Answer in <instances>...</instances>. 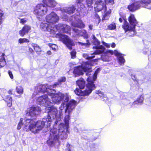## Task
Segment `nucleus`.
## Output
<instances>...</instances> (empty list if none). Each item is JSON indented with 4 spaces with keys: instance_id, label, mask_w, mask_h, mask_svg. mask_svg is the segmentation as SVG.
<instances>
[{
    "instance_id": "1",
    "label": "nucleus",
    "mask_w": 151,
    "mask_h": 151,
    "mask_svg": "<svg viewBox=\"0 0 151 151\" xmlns=\"http://www.w3.org/2000/svg\"><path fill=\"white\" fill-rule=\"evenodd\" d=\"M68 124H60L58 129L55 127L52 129L50 131V136L47 141V143L50 146L54 145L59 139H66L67 138L68 133Z\"/></svg>"
},
{
    "instance_id": "2",
    "label": "nucleus",
    "mask_w": 151,
    "mask_h": 151,
    "mask_svg": "<svg viewBox=\"0 0 151 151\" xmlns=\"http://www.w3.org/2000/svg\"><path fill=\"white\" fill-rule=\"evenodd\" d=\"M51 121L50 116H47L45 117L42 121H39L35 123L34 120L31 119H27L24 123V125L27 128L28 125V129L32 132L34 133H38L43 127L44 125L47 123V127H50Z\"/></svg>"
},
{
    "instance_id": "3",
    "label": "nucleus",
    "mask_w": 151,
    "mask_h": 151,
    "mask_svg": "<svg viewBox=\"0 0 151 151\" xmlns=\"http://www.w3.org/2000/svg\"><path fill=\"white\" fill-rule=\"evenodd\" d=\"M40 28L44 31H47L52 34H58V31L61 33H67L70 29V27L66 24H59L55 26L54 24L45 23H42Z\"/></svg>"
},
{
    "instance_id": "4",
    "label": "nucleus",
    "mask_w": 151,
    "mask_h": 151,
    "mask_svg": "<svg viewBox=\"0 0 151 151\" xmlns=\"http://www.w3.org/2000/svg\"><path fill=\"white\" fill-rule=\"evenodd\" d=\"M52 88L51 85L48 86L47 85H41L38 87V88L42 89V90H40V91H43L45 90H43V88L46 89L47 92L49 94L50 99L51 98L52 102L55 103H58L62 100H64L65 102L68 101L69 96L67 94L64 95L60 93L58 94H55V91L52 89Z\"/></svg>"
},
{
    "instance_id": "5",
    "label": "nucleus",
    "mask_w": 151,
    "mask_h": 151,
    "mask_svg": "<svg viewBox=\"0 0 151 151\" xmlns=\"http://www.w3.org/2000/svg\"><path fill=\"white\" fill-rule=\"evenodd\" d=\"M100 71V69L97 68L94 73V76H92L93 79L91 76L88 77L87 79L88 83L86 85V89L85 91H83L80 89L77 88L74 91L75 93L78 95L81 96H87L92 91L94 90L96 88L94 82L96 79L97 74Z\"/></svg>"
},
{
    "instance_id": "6",
    "label": "nucleus",
    "mask_w": 151,
    "mask_h": 151,
    "mask_svg": "<svg viewBox=\"0 0 151 151\" xmlns=\"http://www.w3.org/2000/svg\"><path fill=\"white\" fill-rule=\"evenodd\" d=\"M93 62V60L85 62L83 63L81 66H79L75 68L73 73L75 74V77L81 75L83 74V72H85L86 75L89 76L88 77L91 76L93 79L92 76H94V74H91L90 73L92 71L91 67Z\"/></svg>"
},
{
    "instance_id": "7",
    "label": "nucleus",
    "mask_w": 151,
    "mask_h": 151,
    "mask_svg": "<svg viewBox=\"0 0 151 151\" xmlns=\"http://www.w3.org/2000/svg\"><path fill=\"white\" fill-rule=\"evenodd\" d=\"M42 85H41V86ZM40 86V85L38 86L36 88V90L37 92H43L45 93V92L46 93L43 96H41L39 97L37 100V104L45 106V107H47L45 109H46L48 107H49L51 106H52V104L51 102L50 99L49 94L47 92V91L46 89H45V90L43 91H40V90H42V88L40 89L38 88V87ZM44 90V89H43Z\"/></svg>"
},
{
    "instance_id": "8",
    "label": "nucleus",
    "mask_w": 151,
    "mask_h": 151,
    "mask_svg": "<svg viewBox=\"0 0 151 151\" xmlns=\"http://www.w3.org/2000/svg\"><path fill=\"white\" fill-rule=\"evenodd\" d=\"M128 20L131 26L129 25L127 22H125L122 27L126 32L128 31L131 33V35H129V36H133L136 34L135 28L137 22L134 15L132 14L129 17Z\"/></svg>"
},
{
    "instance_id": "9",
    "label": "nucleus",
    "mask_w": 151,
    "mask_h": 151,
    "mask_svg": "<svg viewBox=\"0 0 151 151\" xmlns=\"http://www.w3.org/2000/svg\"><path fill=\"white\" fill-rule=\"evenodd\" d=\"M47 11L46 6L40 4H37L35 7L34 11V13L37 15V17H42L46 14Z\"/></svg>"
},
{
    "instance_id": "10",
    "label": "nucleus",
    "mask_w": 151,
    "mask_h": 151,
    "mask_svg": "<svg viewBox=\"0 0 151 151\" xmlns=\"http://www.w3.org/2000/svg\"><path fill=\"white\" fill-rule=\"evenodd\" d=\"M96 6L94 7L95 11L96 12L102 11V12L104 14H108L111 12V10L109 12H106V7L105 3L101 0H97L95 3Z\"/></svg>"
},
{
    "instance_id": "11",
    "label": "nucleus",
    "mask_w": 151,
    "mask_h": 151,
    "mask_svg": "<svg viewBox=\"0 0 151 151\" xmlns=\"http://www.w3.org/2000/svg\"><path fill=\"white\" fill-rule=\"evenodd\" d=\"M93 44L96 45L95 47H93V49H95L96 50L94 52L93 54H99L103 52L105 49L104 47L103 46L99 45L100 42L93 35Z\"/></svg>"
},
{
    "instance_id": "12",
    "label": "nucleus",
    "mask_w": 151,
    "mask_h": 151,
    "mask_svg": "<svg viewBox=\"0 0 151 151\" xmlns=\"http://www.w3.org/2000/svg\"><path fill=\"white\" fill-rule=\"evenodd\" d=\"M60 39L70 50L72 49V46L75 45L73 40L70 39L67 36L65 35L61 34Z\"/></svg>"
},
{
    "instance_id": "13",
    "label": "nucleus",
    "mask_w": 151,
    "mask_h": 151,
    "mask_svg": "<svg viewBox=\"0 0 151 151\" xmlns=\"http://www.w3.org/2000/svg\"><path fill=\"white\" fill-rule=\"evenodd\" d=\"M52 106H51L47 108L48 110H50L49 111H47L48 114L47 116H50L51 120L52 118L53 119L55 118H60L62 115L60 112V114H58V111L56 108Z\"/></svg>"
},
{
    "instance_id": "14",
    "label": "nucleus",
    "mask_w": 151,
    "mask_h": 151,
    "mask_svg": "<svg viewBox=\"0 0 151 151\" xmlns=\"http://www.w3.org/2000/svg\"><path fill=\"white\" fill-rule=\"evenodd\" d=\"M65 102V112L68 114L72 112L77 105V102L75 100H71L69 102Z\"/></svg>"
},
{
    "instance_id": "15",
    "label": "nucleus",
    "mask_w": 151,
    "mask_h": 151,
    "mask_svg": "<svg viewBox=\"0 0 151 151\" xmlns=\"http://www.w3.org/2000/svg\"><path fill=\"white\" fill-rule=\"evenodd\" d=\"M41 111V108L38 107H32L28 109L26 112L27 116L33 117L38 114V112Z\"/></svg>"
},
{
    "instance_id": "16",
    "label": "nucleus",
    "mask_w": 151,
    "mask_h": 151,
    "mask_svg": "<svg viewBox=\"0 0 151 151\" xmlns=\"http://www.w3.org/2000/svg\"><path fill=\"white\" fill-rule=\"evenodd\" d=\"M46 19L47 22L53 24L58 21L59 17L55 13L52 12L46 16Z\"/></svg>"
},
{
    "instance_id": "17",
    "label": "nucleus",
    "mask_w": 151,
    "mask_h": 151,
    "mask_svg": "<svg viewBox=\"0 0 151 151\" xmlns=\"http://www.w3.org/2000/svg\"><path fill=\"white\" fill-rule=\"evenodd\" d=\"M141 6L139 1L137 0L132 1V3L128 6L127 9L130 11L133 12L138 9Z\"/></svg>"
},
{
    "instance_id": "18",
    "label": "nucleus",
    "mask_w": 151,
    "mask_h": 151,
    "mask_svg": "<svg viewBox=\"0 0 151 151\" xmlns=\"http://www.w3.org/2000/svg\"><path fill=\"white\" fill-rule=\"evenodd\" d=\"M107 53H109L111 55L114 54L117 57L119 63L120 64H123L125 60L123 57L122 54L117 51L115 50L114 52H113V51L112 50H108L107 51Z\"/></svg>"
},
{
    "instance_id": "19",
    "label": "nucleus",
    "mask_w": 151,
    "mask_h": 151,
    "mask_svg": "<svg viewBox=\"0 0 151 151\" xmlns=\"http://www.w3.org/2000/svg\"><path fill=\"white\" fill-rule=\"evenodd\" d=\"M31 29V27L29 26L25 25L23 27L22 29L19 31V34L21 37H23L25 35L28 33Z\"/></svg>"
},
{
    "instance_id": "20",
    "label": "nucleus",
    "mask_w": 151,
    "mask_h": 151,
    "mask_svg": "<svg viewBox=\"0 0 151 151\" xmlns=\"http://www.w3.org/2000/svg\"><path fill=\"white\" fill-rule=\"evenodd\" d=\"M73 30L76 33V35L83 36L85 38L88 37V36L86 32L84 29L79 30L77 28H74L73 29Z\"/></svg>"
},
{
    "instance_id": "21",
    "label": "nucleus",
    "mask_w": 151,
    "mask_h": 151,
    "mask_svg": "<svg viewBox=\"0 0 151 151\" xmlns=\"http://www.w3.org/2000/svg\"><path fill=\"white\" fill-rule=\"evenodd\" d=\"M42 2L46 6L54 7L56 4V2L54 0H43Z\"/></svg>"
},
{
    "instance_id": "22",
    "label": "nucleus",
    "mask_w": 151,
    "mask_h": 151,
    "mask_svg": "<svg viewBox=\"0 0 151 151\" xmlns=\"http://www.w3.org/2000/svg\"><path fill=\"white\" fill-rule=\"evenodd\" d=\"M4 56V53L0 52V68L4 66L6 64Z\"/></svg>"
},
{
    "instance_id": "23",
    "label": "nucleus",
    "mask_w": 151,
    "mask_h": 151,
    "mask_svg": "<svg viewBox=\"0 0 151 151\" xmlns=\"http://www.w3.org/2000/svg\"><path fill=\"white\" fill-rule=\"evenodd\" d=\"M76 9L74 6L65 8L63 9V12L69 14H73L74 12Z\"/></svg>"
},
{
    "instance_id": "24",
    "label": "nucleus",
    "mask_w": 151,
    "mask_h": 151,
    "mask_svg": "<svg viewBox=\"0 0 151 151\" xmlns=\"http://www.w3.org/2000/svg\"><path fill=\"white\" fill-rule=\"evenodd\" d=\"M76 83L81 89H83L85 86V81L83 78H80L77 81Z\"/></svg>"
},
{
    "instance_id": "25",
    "label": "nucleus",
    "mask_w": 151,
    "mask_h": 151,
    "mask_svg": "<svg viewBox=\"0 0 151 151\" xmlns=\"http://www.w3.org/2000/svg\"><path fill=\"white\" fill-rule=\"evenodd\" d=\"M139 2L141 5H142L143 7L148 9L149 8L147 6L150 3L151 0H141Z\"/></svg>"
},
{
    "instance_id": "26",
    "label": "nucleus",
    "mask_w": 151,
    "mask_h": 151,
    "mask_svg": "<svg viewBox=\"0 0 151 151\" xmlns=\"http://www.w3.org/2000/svg\"><path fill=\"white\" fill-rule=\"evenodd\" d=\"M26 120L27 119L25 120L24 121V122L23 123H22V122L23 121V119L22 118H21L20 119V121L19 122V123H18V125H17V129H18V130L20 129L21 128L22 126L23 125L24 126V128H25V129H26V130L27 131H28L29 130V129H28V126L29 125H28L27 126V128H26V127L25 126V125H24V124L25 121H26Z\"/></svg>"
},
{
    "instance_id": "27",
    "label": "nucleus",
    "mask_w": 151,
    "mask_h": 151,
    "mask_svg": "<svg viewBox=\"0 0 151 151\" xmlns=\"http://www.w3.org/2000/svg\"><path fill=\"white\" fill-rule=\"evenodd\" d=\"M72 25L74 27H77L80 28H83L84 26V25L83 23V22L81 20H79L78 23H72Z\"/></svg>"
},
{
    "instance_id": "28",
    "label": "nucleus",
    "mask_w": 151,
    "mask_h": 151,
    "mask_svg": "<svg viewBox=\"0 0 151 151\" xmlns=\"http://www.w3.org/2000/svg\"><path fill=\"white\" fill-rule=\"evenodd\" d=\"M66 81V78L65 77H61L58 80V83L55 84L54 85L51 86L52 88H54L57 85L61 84L62 83L65 82Z\"/></svg>"
},
{
    "instance_id": "29",
    "label": "nucleus",
    "mask_w": 151,
    "mask_h": 151,
    "mask_svg": "<svg viewBox=\"0 0 151 151\" xmlns=\"http://www.w3.org/2000/svg\"><path fill=\"white\" fill-rule=\"evenodd\" d=\"M5 101L7 102V105L9 107H11L12 105V97L10 96H6Z\"/></svg>"
},
{
    "instance_id": "30",
    "label": "nucleus",
    "mask_w": 151,
    "mask_h": 151,
    "mask_svg": "<svg viewBox=\"0 0 151 151\" xmlns=\"http://www.w3.org/2000/svg\"><path fill=\"white\" fill-rule=\"evenodd\" d=\"M31 45L36 52H40L41 51V48L36 44L32 43Z\"/></svg>"
},
{
    "instance_id": "31",
    "label": "nucleus",
    "mask_w": 151,
    "mask_h": 151,
    "mask_svg": "<svg viewBox=\"0 0 151 151\" xmlns=\"http://www.w3.org/2000/svg\"><path fill=\"white\" fill-rule=\"evenodd\" d=\"M108 29L111 30L116 29V26L115 23H112L111 24L109 25L108 26Z\"/></svg>"
},
{
    "instance_id": "32",
    "label": "nucleus",
    "mask_w": 151,
    "mask_h": 151,
    "mask_svg": "<svg viewBox=\"0 0 151 151\" xmlns=\"http://www.w3.org/2000/svg\"><path fill=\"white\" fill-rule=\"evenodd\" d=\"M29 42V41L28 39L25 38H20L18 40L19 43L21 44L24 42Z\"/></svg>"
},
{
    "instance_id": "33",
    "label": "nucleus",
    "mask_w": 151,
    "mask_h": 151,
    "mask_svg": "<svg viewBox=\"0 0 151 151\" xmlns=\"http://www.w3.org/2000/svg\"><path fill=\"white\" fill-rule=\"evenodd\" d=\"M17 92L19 94H22L23 93V88L20 86H18L16 87Z\"/></svg>"
},
{
    "instance_id": "34",
    "label": "nucleus",
    "mask_w": 151,
    "mask_h": 151,
    "mask_svg": "<svg viewBox=\"0 0 151 151\" xmlns=\"http://www.w3.org/2000/svg\"><path fill=\"white\" fill-rule=\"evenodd\" d=\"M66 147V150L67 151H73V148L72 145L68 143Z\"/></svg>"
},
{
    "instance_id": "35",
    "label": "nucleus",
    "mask_w": 151,
    "mask_h": 151,
    "mask_svg": "<svg viewBox=\"0 0 151 151\" xmlns=\"http://www.w3.org/2000/svg\"><path fill=\"white\" fill-rule=\"evenodd\" d=\"M143 97L141 96L139 98H138L137 101L134 102V104H137V103H142L143 102Z\"/></svg>"
},
{
    "instance_id": "36",
    "label": "nucleus",
    "mask_w": 151,
    "mask_h": 151,
    "mask_svg": "<svg viewBox=\"0 0 151 151\" xmlns=\"http://www.w3.org/2000/svg\"><path fill=\"white\" fill-rule=\"evenodd\" d=\"M95 19H96L95 21L97 24H99L100 21V19L99 15L97 14L95 15Z\"/></svg>"
},
{
    "instance_id": "37",
    "label": "nucleus",
    "mask_w": 151,
    "mask_h": 151,
    "mask_svg": "<svg viewBox=\"0 0 151 151\" xmlns=\"http://www.w3.org/2000/svg\"><path fill=\"white\" fill-rule=\"evenodd\" d=\"M83 56L84 58H86V59L88 60L91 59H92L94 58L95 57L94 56H89L87 54H83Z\"/></svg>"
},
{
    "instance_id": "38",
    "label": "nucleus",
    "mask_w": 151,
    "mask_h": 151,
    "mask_svg": "<svg viewBox=\"0 0 151 151\" xmlns=\"http://www.w3.org/2000/svg\"><path fill=\"white\" fill-rule=\"evenodd\" d=\"M71 58H74L76 57V52L74 50H73L70 52Z\"/></svg>"
},
{
    "instance_id": "39",
    "label": "nucleus",
    "mask_w": 151,
    "mask_h": 151,
    "mask_svg": "<svg viewBox=\"0 0 151 151\" xmlns=\"http://www.w3.org/2000/svg\"><path fill=\"white\" fill-rule=\"evenodd\" d=\"M77 43L79 45H81V46H85L86 47H87L88 45L90 44L89 42H87L86 43H82L79 42H78Z\"/></svg>"
},
{
    "instance_id": "40",
    "label": "nucleus",
    "mask_w": 151,
    "mask_h": 151,
    "mask_svg": "<svg viewBox=\"0 0 151 151\" xmlns=\"http://www.w3.org/2000/svg\"><path fill=\"white\" fill-rule=\"evenodd\" d=\"M67 113L68 114L66 115L65 117V125H66L68 124V122L69 119V114H68V113Z\"/></svg>"
},
{
    "instance_id": "41",
    "label": "nucleus",
    "mask_w": 151,
    "mask_h": 151,
    "mask_svg": "<svg viewBox=\"0 0 151 151\" xmlns=\"http://www.w3.org/2000/svg\"><path fill=\"white\" fill-rule=\"evenodd\" d=\"M86 2L88 6L91 8V5L93 3V0H86Z\"/></svg>"
},
{
    "instance_id": "42",
    "label": "nucleus",
    "mask_w": 151,
    "mask_h": 151,
    "mask_svg": "<svg viewBox=\"0 0 151 151\" xmlns=\"http://www.w3.org/2000/svg\"><path fill=\"white\" fill-rule=\"evenodd\" d=\"M101 57L102 60L103 61H107L109 60V59L107 56H104V55H102Z\"/></svg>"
},
{
    "instance_id": "43",
    "label": "nucleus",
    "mask_w": 151,
    "mask_h": 151,
    "mask_svg": "<svg viewBox=\"0 0 151 151\" xmlns=\"http://www.w3.org/2000/svg\"><path fill=\"white\" fill-rule=\"evenodd\" d=\"M20 23L22 24L26 23L27 22V19L25 18L20 19Z\"/></svg>"
},
{
    "instance_id": "44",
    "label": "nucleus",
    "mask_w": 151,
    "mask_h": 151,
    "mask_svg": "<svg viewBox=\"0 0 151 151\" xmlns=\"http://www.w3.org/2000/svg\"><path fill=\"white\" fill-rule=\"evenodd\" d=\"M65 102H65V101H64V103H63L60 107L59 109L61 111H62L65 108Z\"/></svg>"
},
{
    "instance_id": "45",
    "label": "nucleus",
    "mask_w": 151,
    "mask_h": 151,
    "mask_svg": "<svg viewBox=\"0 0 151 151\" xmlns=\"http://www.w3.org/2000/svg\"><path fill=\"white\" fill-rule=\"evenodd\" d=\"M61 17L63 19H64V20H66L68 19V17L66 15H65L63 13L62 15H61Z\"/></svg>"
},
{
    "instance_id": "46",
    "label": "nucleus",
    "mask_w": 151,
    "mask_h": 151,
    "mask_svg": "<svg viewBox=\"0 0 151 151\" xmlns=\"http://www.w3.org/2000/svg\"><path fill=\"white\" fill-rule=\"evenodd\" d=\"M102 43L105 46H106L107 47L109 48V47L110 46V45H109L108 44L105 43L104 42H102Z\"/></svg>"
},
{
    "instance_id": "47",
    "label": "nucleus",
    "mask_w": 151,
    "mask_h": 151,
    "mask_svg": "<svg viewBox=\"0 0 151 151\" xmlns=\"http://www.w3.org/2000/svg\"><path fill=\"white\" fill-rule=\"evenodd\" d=\"M3 15V13H2V12L0 10V24L1 23V19L2 16Z\"/></svg>"
},
{
    "instance_id": "48",
    "label": "nucleus",
    "mask_w": 151,
    "mask_h": 151,
    "mask_svg": "<svg viewBox=\"0 0 151 151\" xmlns=\"http://www.w3.org/2000/svg\"><path fill=\"white\" fill-rule=\"evenodd\" d=\"M8 73L10 78L12 79H13V76L12 72L9 70Z\"/></svg>"
},
{
    "instance_id": "49",
    "label": "nucleus",
    "mask_w": 151,
    "mask_h": 151,
    "mask_svg": "<svg viewBox=\"0 0 151 151\" xmlns=\"http://www.w3.org/2000/svg\"><path fill=\"white\" fill-rule=\"evenodd\" d=\"M29 51L30 52L32 53L33 52H34L33 51V50L31 48L29 47Z\"/></svg>"
},
{
    "instance_id": "50",
    "label": "nucleus",
    "mask_w": 151,
    "mask_h": 151,
    "mask_svg": "<svg viewBox=\"0 0 151 151\" xmlns=\"http://www.w3.org/2000/svg\"><path fill=\"white\" fill-rule=\"evenodd\" d=\"M54 46H54V45H52V49L53 50H54V51H55V50H56V48H57V47H56V46H55L56 47H53Z\"/></svg>"
},
{
    "instance_id": "51",
    "label": "nucleus",
    "mask_w": 151,
    "mask_h": 151,
    "mask_svg": "<svg viewBox=\"0 0 151 151\" xmlns=\"http://www.w3.org/2000/svg\"><path fill=\"white\" fill-rule=\"evenodd\" d=\"M13 90L12 89H11L8 91V93L9 94H12V92Z\"/></svg>"
},
{
    "instance_id": "52",
    "label": "nucleus",
    "mask_w": 151,
    "mask_h": 151,
    "mask_svg": "<svg viewBox=\"0 0 151 151\" xmlns=\"http://www.w3.org/2000/svg\"><path fill=\"white\" fill-rule=\"evenodd\" d=\"M111 46L112 47H114L115 46V44L114 43H113L111 45Z\"/></svg>"
},
{
    "instance_id": "53",
    "label": "nucleus",
    "mask_w": 151,
    "mask_h": 151,
    "mask_svg": "<svg viewBox=\"0 0 151 151\" xmlns=\"http://www.w3.org/2000/svg\"><path fill=\"white\" fill-rule=\"evenodd\" d=\"M89 28L91 30H92V29L93 25H89Z\"/></svg>"
},
{
    "instance_id": "54",
    "label": "nucleus",
    "mask_w": 151,
    "mask_h": 151,
    "mask_svg": "<svg viewBox=\"0 0 151 151\" xmlns=\"http://www.w3.org/2000/svg\"><path fill=\"white\" fill-rule=\"evenodd\" d=\"M47 53L48 55H50L51 54V52L50 51H49L47 52Z\"/></svg>"
},
{
    "instance_id": "55",
    "label": "nucleus",
    "mask_w": 151,
    "mask_h": 151,
    "mask_svg": "<svg viewBox=\"0 0 151 151\" xmlns=\"http://www.w3.org/2000/svg\"><path fill=\"white\" fill-rule=\"evenodd\" d=\"M105 1H108L110 2H113V0H104Z\"/></svg>"
},
{
    "instance_id": "56",
    "label": "nucleus",
    "mask_w": 151,
    "mask_h": 151,
    "mask_svg": "<svg viewBox=\"0 0 151 151\" xmlns=\"http://www.w3.org/2000/svg\"><path fill=\"white\" fill-rule=\"evenodd\" d=\"M119 20L120 22H122L123 19L121 18H119Z\"/></svg>"
},
{
    "instance_id": "57",
    "label": "nucleus",
    "mask_w": 151,
    "mask_h": 151,
    "mask_svg": "<svg viewBox=\"0 0 151 151\" xmlns=\"http://www.w3.org/2000/svg\"><path fill=\"white\" fill-rule=\"evenodd\" d=\"M132 79L133 80H135V79L134 78L132 77Z\"/></svg>"
}]
</instances>
